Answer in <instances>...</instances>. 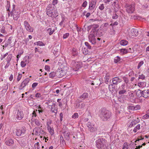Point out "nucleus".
<instances>
[{
  "mask_svg": "<svg viewBox=\"0 0 149 149\" xmlns=\"http://www.w3.org/2000/svg\"><path fill=\"white\" fill-rule=\"evenodd\" d=\"M144 63V62L143 61H142L140 62L138 65L137 66V69H139L140 67Z\"/></svg>",
  "mask_w": 149,
  "mask_h": 149,
  "instance_id": "43",
  "label": "nucleus"
},
{
  "mask_svg": "<svg viewBox=\"0 0 149 149\" xmlns=\"http://www.w3.org/2000/svg\"><path fill=\"white\" fill-rule=\"evenodd\" d=\"M8 42L10 47H13L15 45V43L14 39H13L12 37H10L8 40Z\"/></svg>",
  "mask_w": 149,
  "mask_h": 149,
  "instance_id": "16",
  "label": "nucleus"
},
{
  "mask_svg": "<svg viewBox=\"0 0 149 149\" xmlns=\"http://www.w3.org/2000/svg\"><path fill=\"white\" fill-rule=\"evenodd\" d=\"M145 78V76L143 74L141 75H139V79H143Z\"/></svg>",
  "mask_w": 149,
  "mask_h": 149,
  "instance_id": "52",
  "label": "nucleus"
},
{
  "mask_svg": "<svg viewBox=\"0 0 149 149\" xmlns=\"http://www.w3.org/2000/svg\"><path fill=\"white\" fill-rule=\"evenodd\" d=\"M60 141L61 143H62L63 145L64 144L65 145V143L64 141L63 136H61L60 137Z\"/></svg>",
  "mask_w": 149,
  "mask_h": 149,
  "instance_id": "34",
  "label": "nucleus"
},
{
  "mask_svg": "<svg viewBox=\"0 0 149 149\" xmlns=\"http://www.w3.org/2000/svg\"><path fill=\"white\" fill-rule=\"evenodd\" d=\"M128 145L127 143H124L123 149H127Z\"/></svg>",
  "mask_w": 149,
  "mask_h": 149,
  "instance_id": "42",
  "label": "nucleus"
},
{
  "mask_svg": "<svg viewBox=\"0 0 149 149\" xmlns=\"http://www.w3.org/2000/svg\"><path fill=\"white\" fill-rule=\"evenodd\" d=\"M51 110L52 112L56 113L57 112V109H53L52 107L51 108Z\"/></svg>",
  "mask_w": 149,
  "mask_h": 149,
  "instance_id": "58",
  "label": "nucleus"
},
{
  "mask_svg": "<svg viewBox=\"0 0 149 149\" xmlns=\"http://www.w3.org/2000/svg\"><path fill=\"white\" fill-rule=\"evenodd\" d=\"M118 15L116 14H115L113 15L112 16V18L114 19H116L118 18Z\"/></svg>",
  "mask_w": 149,
  "mask_h": 149,
  "instance_id": "64",
  "label": "nucleus"
},
{
  "mask_svg": "<svg viewBox=\"0 0 149 149\" xmlns=\"http://www.w3.org/2000/svg\"><path fill=\"white\" fill-rule=\"evenodd\" d=\"M85 45L86 46L87 48L89 49H91V47L88 42H85Z\"/></svg>",
  "mask_w": 149,
  "mask_h": 149,
  "instance_id": "44",
  "label": "nucleus"
},
{
  "mask_svg": "<svg viewBox=\"0 0 149 149\" xmlns=\"http://www.w3.org/2000/svg\"><path fill=\"white\" fill-rule=\"evenodd\" d=\"M128 109L130 110H134V106H129L128 107Z\"/></svg>",
  "mask_w": 149,
  "mask_h": 149,
  "instance_id": "63",
  "label": "nucleus"
},
{
  "mask_svg": "<svg viewBox=\"0 0 149 149\" xmlns=\"http://www.w3.org/2000/svg\"><path fill=\"white\" fill-rule=\"evenodd\" d=\"M24 25L27 31L31 32H32L33 31V29L31 27L30 24L27 21H25L24 22Z\"/></svg>",
  "mask_w": 149,
  "mask_h": 149,
  "instance_id": "7",
  "label": "nucleus"
},
{
  "mask_svg": "<svg viewBox=\"0 0 149 149\" xmlns=\"http://www.w3.org/2000/svg\"><path fill=\"white\" fill-rule=\"evenodd\" d=\"M6 144L8 146H12L14 144V140L10 138H7L5 139Z\"/></svg>",
  "mask_w": 149,
  "mask_h": 149,
  "instance_id": "9",
  "label": "nucleus"
},
{
  "mask_svg": "<svg viewBox=\"0 0 149 149\" xmlns=\"http://www.w3.org/2000/svg\"><path fill=\"white\" fill-rule=\"evenodd\" d=\"M15 5H13L12 10L11 11V16L13 15V19L16 20L19 17L20 12L18 10H15Z\"/></svg>",
  "mask_w": 149,
  "mask_h": 149,
  "instance_id": "2",
  "label": "nucleus"
},
{
  "mask_svg": "<svg viewBox=\"0 0 149 149\" xmlns=\"http://www.w3.org/2000/svg\"><path fill=\"white\" fill-rule=\"evenodd\" d=\"M26 131V128L24 126L22 127L20 129H16L15 131L16 135L18 136H23L25 133Z\"/></svg>",
  "mask_w": 149,
  "mask_h": 149,
  "instance_id": "3",
  "label": "nucleus"
},
{
  "mask_svg": "<svg viewBox=\"0 0 149 149\" xmlns=\"http://www.w3.org/2000/svg\"><path fill=\"white\" fill-rule=\"evenodd\" d=\"M122 81L121 79L118 77H116L112 79V82L113 84L117 85L118 84L121 82Z\"/></svg>",
  "mask_w": 149,
  "mask_h": 149,
  "instance_id": "12",
  "label": "nucleus"
},
{
  "mask_svg": "<svg viewBox=\"0 0 149 149\" xmlns=\"http://www.w3.org/2000/svg\"><path fill=\"white\" fill-rule=\"evenodd\" d=\"M49 76L50 78H53L55 77H56V72H52L49 74Z\"/></svg>",
  "mask_w": 149,
  "mask_h": 149,
  "instance_id": "27",
  "label": "nucleus"
},
{
  "mask_svg": "<svg viewBox=\"0 0 149 149\" xmlns=\"http://www.w3.org/2000/svg\"><path fill=\"white\" fill-rule=\"evenodd\" d=\"M135 91H136V95L138 97H143V91L139 89H137Z\"/></svg>",
  "mask_w": 149,
  "mask_h": 149,
  "instance_id": "20",
  "label": "nucleus"
},
{
  "mask_svg": "<svg viewBox=\"0 0 149 149\" xmlns=\"http://www.w3.org/2000/svg\"><path fill=\"white\" fill-rule=\"evenodd\" d=\"M48 130L51 134L52 135L54 134L53 130H52L50 126H48Z\"/></svg>",
  "mask_w": 149,
  "mask_h": 149,
  "instance_id": "37",
  "label": "nucleus"
},
{
  "mask_svg": "<svg viewBox=\"0 0 149 149\" xmlns=\"http://www.w3.org/2000/svg\"><path fill=\"white\" fill-rule=\"evenodd\" d=\"M140 129V125L139 124H138L134 128L133 130V131L134 132H137L138 130H139Z\"/></svg>",
  "mask_w": 149,
  "mask_h": 149,
  "instance_id": "29",
  "label": "nucleus"
},
{
  "mask_svg": "<svg viewBox=\"0 0 149 149\" xmlns=\"http://www.w3.org/2000/svg\"><path fill=\"white\" fill-rule=\"evenodd\" d=\"M89 40L95 38V35L93 33H90L88 36Z\"/></svg>",
  "mask_w": 149,
  "mask_h": 149,
  "instance_id": "39",
  "label": "nucleus"
},
{
  "mask_svg": "<svg viewBox=\"0 0 149 149\" xmlns=\"http://www.w3.org/2000/svg\"><path fill=\"white\" fill-rule=\"evenodd\" d=\"M47 31H50V32H49V34L50 35H52L53 32L54 31V30H52V29L51 28H49L48 29H47Z\"/></svg>",
  "mask_w": 149,
  "mask_h": 149,
  "instance_id": "36",
  "label": "nucleus"
},
{
  "mask_svg": "<svg viewBox=\"0 0 149 149\" xmlns=\"http://www.w3.org/2000/svg\"><path fill=\"white\" fill-rule=\"evenodd\" d=\"M35 147L36 149H40V144L39 142H37L35 144Z\"/></svg>",
  "mask_w": 149,
  "mask_h": 149,
  "instance_id": "41",
  "label": "nucleus"
},
{
  "mask_svg": "<svg viewBox=\"0 0 149 149\" xmlns=\"http://www.w3.org/2000/svg\"><path fill=\"white\" fill-rule=\"evenodd\" d=\"M12 58V55L11 54H9L8 55L7 57V61L8 63L10 62L11 58Z\"/></svg>",
  "mask_w": 149,
  "mask_h": 149,
  "instance_id": "35",
  "label": "nucleus"
},
{
  "mask_svg": "<svg viewBox=\"0 0 149 149\" xmlns=\"http://www.w3.org/2000/svg\"><path fill=\"white\" fill-rule=\"evenodd\" d=\"M96 145L97 148L100 149H104L105 147L104 145V141L102 139H99L96 141Z\"/></svg>",
  "mask_w": 149,
  "mask_h": 149,
  "instance_id": "4",
  "label": "nucleus"
},
{
  "mask_svg": "<svg viewBox=\"0 0 149 149\" xmlns=\"http://www.w3.org/2000/svg\"><path fill=\"white\" fill-rule=\"evenodd\" d=\"M26 61H22L21 63V66L22 67H24L26 65Z\"/></svg>",
  "mask_w": 149,
  "mask_h": 149,
  "instance_id": "45",
  "label": "nucleus"
},
{
  "mask_svg": "<svg viewBox=\"0 0 149 149\" xmlns=\"http://www.w3.org/2000/svg\"><path fill=\"white\" fill-rule=\"evenodd\" d=\"M7 7L8 9H7V10L8 11H9L10 12H8V17H9V16L11 15V12H10V11L9 10V6H10V2L9 1H7Z\"/></svg>",
  "mask_w": 149,
  "mask_h": 149,
  "instance_id": "28",
  "label": "nucleus"
},
{
  "mask_svg": "<svg viewBox=\"0 0 149 149\" xmlns=\"http://www.w3.org/2000/svg\"><path fill=\"white\" fill-rule=\"evenodd\" d=\"M114 85V84H112L109 85V90L112 93H113L115 90V86Z\"/></svg>",
  "mask_w": 149,
  "mask_h": 149,
  "instance_id": "22",
  "label": "nucleus"
},
{
  "mask_svg": "<svg viewBox=\"0 0 149 149\" xmlns=\"http://www.w3.org/2000/svg\"><path fill=\"white\" fill-rule=\"evenodd\" d=\"M69 36V33H67L64 34L63 36V38L64 39H66L68 38Z\"/></svg>",
  "mask_w": 149,
  "mask_h": 149,
  "instance_id": "49",
  "label": "nucleus"
},
{
  "mask_svg": "<svg viewBox=\"0 0 149 149\" xmlns=\"http://www.w3.org/2000/svg\"><path fill=\"white\" fill-rule=\"evenodd\" d=\"M30 80V79L29 78H27L24 79L19 86V89L22 90L29 82Z\"/></svg>",
  "mask_w": 149,
  "mask_h": 149,
  "instance_id": "10",
  "label": "nucleus"
},
{
  "mask_svg": "<svg viewBox=\"0 0 149 149\" xmlns=\"http://www.w3.org/2000/svg\"><path fill=\"white\" fill-rule=\"evenodd\" d=\"M22 77V74H19L17 79V80L18 81H19L20 79H21V77Z\"/></svg>",
  "mask_w": 149,
  "mask_h": 149,
  "instance_id": "59",
  "label": "nucleus"
},
{
  "mask_svg": "<svg viewBox=\"0 0 149 149\" xmlns=\"http://www.w3.org/2000/svg\"><path fill=\"white\" fill-rule=\"evenodd\" d=\"M128 42L125 40H122L120 41V44L123 46H125L127 45Z\"/></svg>",
  "mask_w": 149,
  "mask_h": 149,
  "instance_id": "25",
  "label": "nucleus"
},
{
  "mask_svg": "<svg viewBox=\"0 0 149 149\" xmlns=\"http://www.w3.org/2000/svg\"><path fill=\"white\" fill-rule=\"evenodd\" d=\"M16 118L17 119L20 120L23 117V113L21 111L18 110L17 112Z\"/></svg>",
  "mask_w": 149,
  "mask_h": 149,
  "instance_id": "15",
  "label": "nucleus"
},
{
  "mask_svg": "<svg viewBox=\"0 0 149 149\" xmlns=\"http://www.w3.org/2000/svg\"><path fill=\"white\" fill-rule=\"evenodd\" d=\"M34 123L37 126H39L40 125V122L37 119H35Z\"/></svg>",
  "mask_w": 149,
  "mask_h": 149,
  "instance_id": "38",
  "label": "nucleus"
},
{
  "mask_svg": "<svg viewBox=\"0 0 149 149\" xmlns=\"http://www.w3.org/2000/svg\"><path fill=\"white\" fill-rule=\"evenodd\" d=\"M149 117V116H148V115L146 114L144 116H143L142 117V119H147Z\"/></svg>",
  "mask_w": 149,
  "mask_h": 149,
  "instance_id": "56",
  "label": "nucleus"
},
{
  "mask_svg": "<svg viewBox=\"0 0 149 149\" xmlns=\"http://www.w3.org/2000/svg\"><path fill=\"white\" fill-rule=\"evenodd\" d=\"M20 143H21L22 144H24L26 143V139L24 138H21L20 139Z\"/></svg>",
  "mask_w": 149,
  "mask_h": 149,
  "instance_id": "30",
  "label": "nucleus"
},
{
  "mask_svg": "<svg viewBox=\"0 0 149 149\" xmlns=\"http://www.w3.org/2000/svg\"><path fill=\"white\" fill-rule=\"evenodd\" d=\"M66 70H63L62 68L58 69L56 72V77L61 78L64 76L66 73Z\"/></svg>",
  "mask_w": 149,
  "mask_h": 149,
  "instance_id": "5",
  "label": "nucleus"
},
{
  "mask_svg": "<svg viewBox=\"0 0 149 149\" xmlns=\"http://www.w3.org/2000/svg\"><path fill=\"white\" fill-rule=\"evenodd\" d=\"M120 52L123 53V54H126L127 53L128 51L127 50L125 49H120Z\"/></svg>",
  "mask_w": 149,
  "mask_h": 149,
  "instance_id": "33",
  "label": "nucleus"
},
{
  "mask_svg": "<svg viewBox=\"0 0 149 149\" xmlns=\"http://www.w3.org/2000/svg\"><path fill=\"white\" fill-rule=\"evenodd\" d=\"M36 43H37V45H38L43 46V45H44L43 43L42 42H41V41H39L37 42H36Z\"/></svg>",
  "mask_w": 149,
  "mask_h": 149,
  "instance_id": "50",
  "label": "nucleus"
},
{
  "mask_svg": "<svg viewBox=\"0 0 149 149\" xmlns=\"http://www.w3.org/2000/svg\"><path fill=\"white\" fill-rule=\"evenodd\" d=\"M110 74L109 73H107L105 77V82L107 83L109 82Z\"/></svg>",
  "mask_w": 149,
  "mask_h": 149,
  "instance_id": "26",
  "label": "nucleus"
},
{
  "mask_svg": "<svg viewBox=\"0 0 149 149\" xmlns=\"http://www.w3.org/2000/svg\"><path fill=\"white\" fill-rule=\"evenodd\" d=\"M78 53L77 51V49L73 48L72 50V55L74 57L77 56Z\"/></svg>",
  "mask_w": 149,
  "mask_h": 149,
  "instance_id": "23",
  "label": "nucleus"
},
{
  "mask_svg": "<svg viewBox=\"0 0 149 149\" xmlns=\"http://www.w3.org/2000/svg\"><path fill=\"white\" fill-rule=\"evenodd\" d=\"M114 62L115 63H117L120 60V58L118 56L115 57L114 59Z\"/></svg>",
  "mask_w": 149,
  "mask_h": 149,
  "instance_id": "31",
  "label": "nucleus"
},
{
  "mask_svg": "<svg viewBox=\"0 0 149 149\" xmlns=\"http://www.w3.org/2000/svg\"><path fill=\"white\" fill-rule=\"evenodd\" d=\"M126 92H127L126 90H122L121 89H119V95L123 94Z\"/></svg>",
  "mask_w": 149,
  "mask_h": 149,
  "instance_id": "32",
  "label": "nucleus"
},
{
  "mask_svg": "<svg viewBox=\"0 0 149 149\" xmlns=\"http://www.w3.org/2000/svg\"><path fill=\"white\" fill-rule=\"evenodd\" d=\"M88 96V93H84L80 96V98L82 100H84L87 98Z\"/></svg>",
  "mask_w": 149,
  "mask_h": 149,
  "instance_id": "24",
  "label": "nucleus"
},
{
  "mask_svg": "<svg viewBox=\"0 0 149 149\" xmlns=\"http://www.w3.org/2000/svg\"><path fill=\"white\" fill-rule=\"evenodd\" d=\"M114 10L116 11V12L118 10V6L117 4H116V6H114Z\"/></svg>",
  "mask_w": 149,
  "mask_h": 149,
  "instance_id": "54",
  "label": "nucleus"
},
{
  "mask_svg": "<svg viewBox=\"0 0 149 149\" xmlns=\"http://www.w3.org/2000/svg\"><path fill=\"white\" fill-rule=\"evenodd\" d=\"M78 147L80 149H84L85 148V146L84 144H82L81 145H80L79 146H78Z\"/></svg>",
  "mask_w": 149,
  "mask_h": 149,
  "instance_id": "55",
  "label": "nucleus"
},
{
  "mask_svg": "<svg viewBox=\"0 0 149 149\" xmlns=\"http://www.w3.org/2000/svg\"><path fill=\"white\" fill-rule=\"evenodd\" d=\"M83 53L85 54H87L88 53V52L85 47L83 48L82 50Z\"/></svg>",
  "mask_w": 149,
  "mask_h": 149,
  "instance_id": "40",
  "label": "nucleus"
},
{
  "mask_svg": "<svg viewBox=\"0 0 149 149\" xmlns=\"http://www.w3.org/2000/svg\"><path fill=\"white\" fill-rule=\"evenodd\" d=\"M38 128H40L39 127H36L34 128V130L35 131V134L36 135H38L39 134V133H38V130H37V129Z\"/></svg>",
  "mask_w": 149,
  "mask_h": 149,
  "instance_id": "57",
  "label": "nucleus"
},
{
  "mask_svg": "<svg viewBox=\"0 0 149 149\" xmlns=\"http://www.w3.org/2000/svg\"><path fill=\"white\" fill-rule=\"evenodd\" d=\"M143 97L145 98L149 97V90H146L143 91Z\"/></svg>",
  "mask_w": 149,
  "mask_h": 149,
  "instance_id": "17",
  "label": "nucleus"
},
{
  "mask_svg": "<svg viewBox=\"0 0 149 149\" xmlns=\"http://www.w3.org/2000/svg\"><path fill=\"white\" fill-rule=\"evenodd\" d=\"M125 88V84H123L120 87L119 89L122 90H126Z\"/></svg>",
  "mask_w": 149,
  "mask_h": 149,
  "instance_id": "51",
  "label": "nucleus"
},
{
  "mask_svg": "<svg viewBox=\"0 0 149 149\" xmlns=\"http://www.w3.org/2000/svg\"><path fill=\"white\" fill-rule=\"evenodd\" d=\"M134 110H139L140 109V106L139 105H137L135 106H134Z\"/></svg>",
  "mask_w": 149,
  "mask_h": 149,
  "instance_id": "46",
  "label": "nucleus"
},
{
  "mask_svg": "<svg viewBox=\"0 0 149 149\" xmlns=\"http://www.w3.org/2000/svg\"><path fill=\"white\" fill-rule=\"evenodd\" d=\"M63 116V114L62 113H61L60 114V119L61 121H62V120Z\"/></svg>",
  "mask_w": 149,
  "mask_h": 149,
  "instance_id": "61",
  "label": "nucleus"
},
{
  "mask_svg": "<svg viewBox=\"0 0 149 149\" xmlns=\"http://www.w3.org/2000/svg\"><path fill=\"white\" fill-rule=\"evenodd\" d=\"M41 94L40 93H37L36 94V95H35L36 97H37V98H40V97H41Z\"/></svg>",
  "mask_w": 149,
  "mask_h": 149,
  "instance_id": "60",
  "label": "nucleus"
},
{
  "mask_svg": "<svg viewBox=\"0 0 149 149\" xmlns=\"http://www.w3.org/2000/svg\"><path fill=\"white\" fill-rule=\"evenodd\" d=\"M1 32L2 33H6V31L5 30V27H3L1 28Z\"/></svg>",
  "mask_w": 149,
  "mask_h": 149,
  "instance_id": "62",
  "label": "nucleus"
},
{
  "mask_svg": "<svg viewBox=\"0 0 149 149\" xmlns=\"http://www.w3.org/2000/svg\"><path fill=\"white\" fill-rule=\"evenodd\" d=\"M47 14L52 18H55L58 15V13L57 10H50L47 12Z\"/></svg>",
  "mask_w": 149,
  "mask_h": 149,
  "instance_id": "6",
  "label": "nucleus"
},
{
  "mask_svg": "<svg viewBox=\"0 0 149 149\" xmlns=\"http://www.w3.org/2000/svg\"><path fill=\"white\" fill-rule=\"evenodd\" d=\"M138 35V31L134 29H132L131 33L129 34L130 36L133 38L134 37Z\"/></svg>",
  "mask_w": 149,
  "mask_h": 149,
  "instance_id": "13",
  "label": "nucleus"
},
{
  "mask_svg": "<svg viewBox=\"0 0 149 149\" xmlns=\"http://www.w3.org/2000/svg\"><path fill=\"white\" fill-rule=\"evenodd\" d=\"M99 9L101 10H103L104 8V4H102L99 7Z\"/></svg>",
  "mask_w": 149,
  "mask_h": 149,
  "instance_id": "53",
  "label": "nucleus"
},
{
  "mask_svg": "<svg viewBox=\"0 0 149 149\" xmlns=\"http://www.w3.org/2000/svg\"><path fill=\"white\" fill-rule=\"evenodd\" d=\"M96 3V2L94 1H91L89 4V9L91 10L93 9L95 7Z\"/></svg>",
  "mask_w": 149,
  "mask_h": 149,
  "instance_id": "19",
  "label": "nucleus"
},
{
  "mask_svg": "<svg viewBox=\"0 0 149 149\" xmlns=\"http://www.w3.org/2000/svg\"><path fill=\"white\" fill-rule=\"evenodd\" d=\"M87 125L88 127V129L91 132H94L96 130V128L94 125L88 122L87 124Z\"/></svg>",
  "mask_w": 149,
  "mask_h": 149,
  "instance_id": "8",
  "label": "nucleus"
},
{
  "mask_svg": "<svg viewBox=\"0 0 149 149\" xmlns=\"http://www.w3.org/2000/svg\"><path fill=\"white\" fill-rule=\"evenodd\" d=\"M134 10V6L133 5H127L126 11L128 13H133Z\"/></svg>",
  "mask_w": 149,
  "mask_h": 149,
  "instance_id": "11",
  "label": "nucleus"
},
{
  "mask_svg": "<svg viewBox=\"0 0 149 149\" xmlns=\"http://www.w3.org/2000/svg\"><path fill=\"white\" fill-rule=\"evenodd\" d=\"M63 134L65 139L67 141L69 140L70 139V133L69 132H64Z\"/></svg>",
  "mask_w": 149,
  "mask_h": 149,
  "instance_id": "21",
  "label": "nucleus"
},
{
  "mask_svg": "<svg viewBox=\"0 0 149 149\" xmlns=\"http://www.w3.org/2000/svg\"><path fill=\"white\" fill-rule=\"evenodd\" d=\"M78 114L77 113H75L72 116V117L73 118H77L78 117Z\"/></svg>",
  "mask_w": 149,
  "mask_h": 149,
  "instance_id": "47",
  "label": "nucleus"
},
{
  "mask_svg": "<svg viewBox=\"0 0 149 149\" xmlns=\"http://www.w3.org/2000/svg\"><path fill=\"white\" fill-rule=\"evenodd\" d=\"M99 27V26L97 24H94L93 25L92 31L93 33H95L97 35V33H98Z\"/></svg>",
  "mask_w": 149,
  "mask_h": 149,
  "instance_id": "14",
  "label": "nucleus"
},
{
  "mask_svg": "<svg viewBox=\"0 0 149 149\" xmlns=\"http://www.w3.org/2000/svg\"><path fill=\"white\" fill-rule=\"evenodd\" d=\"M89 40L91 42V43L93 44H94L96 43V39L95 38H93V39H91Z\"/></svg>",
  "mask_w": 149,
  "mask_h": 149,
  "instance_id": "48",
  "label": "nucleus"
},
{
  "mask_svg": "<svg viewBox=\"0 0 149 149\" xmlns=\"http://www.w3.org/2000/svg\"><path fill=\"white\" fill-rule=\"evenodd\" d=\"M140 122L139 120L138 119V118H137L136 120H135L134 121L133 120L132 121L130 124L129 125L128 127H131L133 126L134 125H135L139 123Z\"/></svg>",
  "mask_w": 149,
  "mask_h": 149,
  "instance_id": "18",
  "label": "nucleus"
},
{
  "mask_svg": "<svg viewBox=\"0 0 149 149\" xmlns=\"http://www.w3.org/2000/svg\"><path fill=\"white\" fill-rule=\"evenodd\" d=\"M100 116L102 120L106 121L111 117V113L109 110L103 109L101 110Z\"/></svg>",
  "mask_w": 149,
  "mask_h": 149,
  "instance_id": "1",
  "label": "nucleus"
}]
</instances>
